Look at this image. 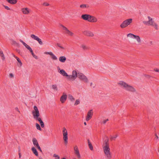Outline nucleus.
<instances>
[{
  "label": "nucleus",
  "instance_id": "26",
  "mask_svg": "<svg viewBox=\"0 0 159 159\" xmlns=\"http://www.w3.org/2000/svg\"><path fill=\"white\" fill-rule=\"evenodd\" d=\"M80 7L81 8H89V6L88 4H81L80 6Z\"/></svg>",
  "mask_w": 159,
  "mask_h": 159
},
{
  "label": "nucleus",
  "instance_id": "7",
  "mask_svg": "<svg viewBox=\"0 0 159 159\" xmlns=\"http://www.w3.org/2000/svg\"><path fill=\"white\" fill-rule=\"evenodd\" d=\"M34 111H32V113L33 116L40 115L39 111L37 107L36 106H34Z\"/></svg>",
  "mask_w": 159,
  "mask_h": 159
},
{
  "label": "nucleus",
  "instance_id": "32",
  "mask_svg": "<svg viewBox=\"0 0 159 159\" xmlns=\"http://www.w3.org/2000/svg\"><path fill=\"white\" fill-rule=\"evenodd\" d=\"M36 127L37 129L39 130H41L42 129L40 127L39 125L37 123H36Z\"/></svg>",
  "mask_w": 159,
  "mask_h": 159
},
{
  "label": "nucleus",
  "instance_id": "9",
  "mask_svg": "<svg viewBox=\"0 0 159 159\" xmlns=\"http://www.w3.org/2000/svg\"><path fill=\"white\" fill-rule=\"evenodd\" d=\"M74 150L75 153V155L77 156L78 158H80V156L79 153V151L78 150V147L77 146H75L74 147Z\"/></svg>",
  "mask_w": 159,
  "mask_h": 159
},
{
  "label": "nucleus",
  "instance_id": "44",
  "mask_svg": "<svg viewBox=\"0 0 159 159\" xmlns=\"http://www.w3.org/2000/svg\"><path fill=\"white\" fill-rule=\"evenodd\" d=\"M43 5L44 6H49L50 4L47 2H44L43 3Z\"/></svg>",
  "mask_w": 159,
  "mask_h": 159
},
{
  "label": "nucleus",
  "instance_id": "14",
  "mask_svg": "<svg viewBox=\"0 0 159 159\" xmlns=\"http://www.w3.org/2000/svg\"><path fill=\"white\" fill-rule=\"evenodd\" d=\"M32 142L34 145L35 146L37 147L38 146H39L37 140L36 138H33L32 139Z\"/></svg>",
  "mask_w": 159,
  "mask_h": 159
},
{
  "label": "nucleus",
  "instance_id": "37",
  "mask_svg": "<svg viewBox=\"0 0 159 159\" xmlns=\"http://www.w3.org/2000/svg\"><path fill=\"white\" fill-rule=\"evenodd\" d=\"M66 33L71 36H73L74 34L73 33L70 32L69 30H67V31L66 32Z\"/></svg>",
  "mask_w": 159,
  "mask_h": 159
},
{
  "label": "nucleus",
  "instance_id": "1",
  "mask_svg": "<svg viewBox=\"0 0 159 159\" xmlns=\"http://www.w3.org/2000/svg\"><path fill=\"white\" fill-rule=\"evenodd\" d=\"M119 84L120 85L122 86L125 88V89L127 91L131 92H134L135 91V89L134 87L124 82L121 81L119 83Z\"/></svg>",
  "mask_w": 159,
  "mask_h": 159
},
{
  "label": "nucleus",
  "instance_id": "23",
  "mask_svg": "<svg viewBox=\"0 0 159 159\" xmlns=\"http://www.w3.org/2000/svg\"><path fill=\"white\" fill-rule=\"evenodd\" d=\"M106 146H109L108 139H106L104 142L103 147Z\"/></svg>",
  "mask_w": 159,
  "mask_h": 159
},
{
  "label": "nucleus",
  "instance_id": "60",
  "mask_svg": "<svg viewBox=\"0 0 159 159\" xmlns=\"http://www.w3.org/2000/svg\"><path fill=\"white\" fill-rule=\"evenodd\" d=\"M19 41L20 42H21V43H22L23 44V43H24L25 42H23L21 39H20L19 40Z\"/></svg>",
  "mask_w": 159,
  "mask_h": 159
},
{
  "label": "nucleus",
  "instance_id": "58",
  "mask_svg": "<svg viewBox=\"0 0 159 159\" xmlns=\"http://www.w3.org/2000/svg\"><path fill=\"white\" fill-rule=\"evenodd\" d=\"M53 156L54 157L56 158V157H57L59 156L58 155H57L56 154H54Z\"/></svg>",
  "mask_w": 159,
  "mask_h": 159
},
{
  "label": "nucleus",
  "instance_id": "61",
  "mask_svg": "<svg viewBox=\"0 0 159 159\" xmlns=\"http://www.w3.org/2000/svg\"><path fill=\"white\" fill-rule=\"evenodd\" d=\"M16 52H18V53H20V50L19 49H16Z\"/></svg>",
  "mask_w": 159,
  "mask_h": 159
},
{
  "label": "nucleus",
  "instance_id": "56",
  "mask_svg": "<svg viewBox=\"0 0 159 159\" xmlns=\"http://www.w3.org/2000/svg\"><path fill=\"white\" fill-rule=\"evenodd\" d=\"M9 76L11 78H12L14 77L12 73L10 74Z\"/></svg>",
  "mask_w": 159,
  "mask_h": 159
},
{
  "label": "nucleus",
  "instance_id": "39",
  "mask_svg": "<svg viewBox=\"0 0 159 159\" xmlns=\"http://www.w3.org/2000/svg\"><path fill=\"white\" fill-rule=\"evenodd\" d=\"M80 103V101L79 99H77L76 100L74 104L75 105H77L79 104Z\"/></svg>",
  "mask_w": 159,
  "mask_h": 159
},
{
  "label": "nucleus",
  "instance_id": "47",
  "mask_svg": "<svg viewBox=\"0 0 159 159\" xmlns=\"http://www.w3.org/2000/svg\"><path fill=\"white\" fill-rule=\"evenodd\" d=\"M3 6L7 10H10V9L9 7L8 6H5L4 5H3Z\"/></svg>",
  "mask_w": 159,
  "mask_h": 159
},
{
  "label": "nucleus",
  "instance_id": "4",
  "mask_svg": "<svg viewBox=\"0 0 159 159\" xmlns=\"http://www.w3.org/2000/svg\"><path fill=\"white\" fill-rule=\"evenodd\" d=\"M78 77L81 80L84 81L85 82L87 83L88 82V78L83 73H78Z\"/></svg>",
  "mask_w": 159,
  "mask_h": 159
},
{
  "label": "nucleus",
  "instance_id": "24",
  "mask_svg": "<svg viewBox=\"0 0 159 159\" xmlns=\"http://www.w3.org/2000/svg\"><path fill=\"white\" fill-rule=\"evenodd\" d=\"M97 21V19L96 17L92 16V18H91V20L89 21V22H95Z\"/></svg>",
  "mask_w": 159,
  "mask_h": 159
},
{
  "label": "nucleus",
  "instance_id": "19",
  "mask_svg": "<svg viewBox=\"0 0 159 159\" xmlns=\"http://www.w3.org/2000/svg\"><path fill=\"white\" fill-rule=\"evenodd\" d=\"M66 60V58L64 56H61L59 58V61L61 62L64 63Z\"/></svg>",
  "mask_w": 159,
  "mask_h": 159
},
{
  "label": "nucleus",
  "instance_id": "5",
  "mask_svg": "<svg viewBox=\"0 0 159 159\" xmlns=\"http://www.w3.org/2000/svg\"><path fill=\"white\" fill-rule=\"evenodd\" d=\"M63 139L65 144L68 143V136L67 131L65 127L63 128Z\"/></svg>",
  "mask_w": 159,
  "mask_h": 159
},
{
  "label": "nucleus",
  "instance_id": "63",
  "mask_svg": "<svg viewBox=\"0 0 159 159\" xmlns=\"http://www.w3.org/2000/svg\"><path fill=\"white\" fill-rule=\"evenodd\" d=\"M19 158H20L21 157V153H19Z\"/></svg>",
  "mask_w": 159,
  "mask_h": 159
},
{
  "label": "nucleus",
  "instance_id": "8",
  "mask_svg": "<svg viewBox=\"0 0 159 159\" xmlns=\"http://www.w3.org/2000/svg\"><path fill=\"white\" fill-rule=\"evenodd\" d=\"M93 114L92 110H91L88 112L86 119L87 121H89L92 118Z\"/></svg>",
  "mask_w": 159,
  "mask_h": 159
},
{
  "label": "nucleus",
  "instance_id": "40",
  "mask_svg": "<svg viewBox=\"0 0 159 159\" xmlns=\"http://www.w3.org/2000/svg\"><path fill=\"white\" fill-rule=\"evenodd\" d=\"M117 137V135H115V136L113 137L112 136L111 137L110 139L111 141H112L113 140H115Z\"/></svg>",
  "mask_w": 159,
  "mask_h": 159
},
{
  "label": "nucleus",
  "instance_id": "53",
  "mask_svg": "<svg viewBox=\"0 0 159 159\" xmlns=\"http://www.w3.org/2000/svg\"><path fill=\"white\" fill-rule=\"evenodd\" d=\"M28 50H29L31 54L33 53V51L31 48H30Z\"/></svg>",
  "mask_w": 159,
  "mask_h": 159
},
{
  "label": "nucleus",
  "instance_id": "41",
  "mask_svg": "<svg viewBox=\"0 0 159 159\" xmlns=\"http://www.w3.org/2000/svg\"><path fill=\"white\" fill-rule=\"evenodd\" d=\"M57 45L58 47H59V48H61V49H65V48L64 47H63L62 46H61L60 45V44L59 43H57Z\"/></svg>",
  "mask_w": 159,
  "mask_h": 159
},
{
  "label": "nucleus",
  "instance_id": "48",
  "mask_svg": "<svg viewBox=\"0 0 159 159\" xmlns=\"http://www.w3.org/2000/svg\"><path fill=\"white\" fill-rule=\"evenodd\" d=\"M148 20L151 21H154L153 20H152V19L149 16H148Z\"/></svg>",
  "mask_w": 159,
  "mask_h": 159
},
{
  "label": "nucleus",
  "instance_id": "3",
  "mask_svg": "<svg viewBox=\"0 0 159 159\" xmlns=\"http://www.w3.org/2000/svg\"><path fill=\"white\" fill-rule=\"evenodd\" d=\"M132 22V19L131 18L127 19L121 23L120 25V27L121 28H124L126 27L127 26L129 25Z\"/></svg>",
  "mask_w": 159,
  "mask_h": 159
},
{
  "label": "nucleus",
  "instance_id": "31",
  "mask_svg": "<svg viewBox=\"0 0 159 159\" xmlns=\"http://www.w3.org/2000/svg\"><path fill=\"white\" fill-rule=\"evenodd\" d=\"M50 55L52 56V58L53 60H57V57L52 52Z\"/></svg>",
  "mask_w": 159,
  "mask_h": 159
},
{
  "label": "nucleus",
  "instance_id": "13",
  "mask_svg": "<svg viewBox=\"0 0 159 159\" xmlns=\"http://www.w3.org/2000/svg\"><path fill=\"white\" fill-rule=\"evenodd\" d=\"M89 14H83L81 16V18L84 20H88V16H89Z\"/></svg>",
  "mask_w": 159,
  "mask_h": 159
},
{
  "label": "nucleus",
  "instance_id": "2",
  "mask_svg": "<svg viewBox=\"0 0 159 159\" xmlns=\"http://www.w3.org/2000/svg\"><path fill=\"white\" fill-rule=\"evenodd\" d=\"M104 152L108 159H111V156L110 152V148L109 146H103Z\"/></svg>",
  "mask_w": 159,
  "mask_h": 159
},
{
  "label": "nucleus",
  "instance_id": "16",
  "mask_svg": "<svg viewBox=\"0 0 159 159\" xmlns=\"http://www.w3.org/2000/svg\"><path fill=\"white\" fill-rule=\"evenodd\" d=\"M39 116L40 115H37L33 116V117L34 119H35L37 121H38L40 123L43 121L41 119L40 117H39Z\"/></svg>",
  "mask_w": 159,
  "mask_h": 159
},
{
  "label": "nucleus",
  "instance_id": "11",
  "mask_svg": "<svg viewBox=\"0 0 159 159\" xmlns=\"http://www.w3.org/2000/svg\"><path fill=\"white\" fill-rule=\"evenodd\" d=\"M84 34L87 36L93 37L94 36L93 34L91 32L89 31H85L83 32Z\"/></svg>",
  "mask_w": 159,
  "mask_h": 159
},
{
  "label": "nucleus",
  "instance_id": "38",
  "mask_svg": "<svg viewBox=\"0 0 159 159\" xmlns=\"http://www.w3.org/2000/svg\"><path fill=\"white\" fill-rule=\"evenodd\" d=\"M23 45L26 48H27L28 50L30 48V47L26 44L25 43H23Z\"/></svg>",
  "mask_w": 159,
  "mask_h": 159
},
{
  "label": "nucleus",
  "instance_id": "33",
  "mask_svg": "<svg viewBox=\"0 0 159 159\" xmlns=\"http://www.w3.org/2000/svg\"><path fill=\"white\" fill-rule=\"evenodd\" d=\"M81 47L84 50H87L89 48L88 47L84 45H82L81 46Z\"/></svg>",
  "mask_w": 159,
  "mask_h": 159
},
{
  "label": "nucleus",
  "instance_id": "34",
  "mask_svg": "<svg viewBox=\"0 0 159 159\" xmlns=\"http://www.w3.org/2000/svg\"><path fill=\"white\" fill-rule=\"evenodd\" d=\"M52 88L53 89L55 90L56 91H57V87L56 84L52 85Z\"/></svg>",
  "mask_w": 159,
  "mask_h": 159
},
{
  "label": "nucleus",
  "instance_id": "22",
  "mask_svg": "<svg viewBox=\"0 0 159 159\" xmlns=\"http://www.w3.org/2000/svg\"><path fill=\"white\" fill-rule=\"evenodd\" d=\"M87 141L89 148L91 150H93V147L90 140L88 139Z\"/></svg>",
  "mask_w": 159,
  "mask_h": 159
},
{
  "label": "nucleus",
  "instance_id": "55",
  "mask_svg": "<svg viewBox=\"0 0 159 159\" xmlns=\"http://www.w3.org/2000/svg\"><path fill=\"white\" fill-rule=\"evenodd\" d=\"M52 52H45L44 53L45 54H49V55H50L51 54Z\"/></svg>",
  "mask_w": 159,
  "mask_h": 159
},
{
  "label": "nucleus",
  "instance_id": "30",
  "mask_svg": "<svg viewBox=\"0 0 159 159\" xmlns=\"http://www.w3.org/2000/svg\"><path fill=\"white\" fill-rule=\"evenodd\" d=\"M68 98L71 101H74L75 100V98H73V96L70 94L68 95Z\"/></svg>",
  "mask_w": 159,
  "mask_h": 159
},
{
  "label": "nucleus",
  "instance_id": "20",
  "mask_svg": "<svg viewBox=\"0 0 159 159\" xmlns=\"http://www.w3.org/2000/svg\"><path fill=\"white\" fill-rule=\"evenodd\" d=\"M6 1L8 2L11 4H15L17 2V0H6Z\"/></svg>",
  "mask_w": 159,
  "mask_h": 159
},
{
  "label": "nucleus",
  "instance_id": "49",
  "mask_svg": "<svg viewBox=\"0 0 159 159\" xmlns=\"http://www.w3.org/2000/svg\"><path fill=\"white\" fill-rule=\"evenodd\" d=\"M37 148H38V149L40 151V152H42V150L40 148V146H38L37 147Z\"/></svg>",
  "mask_w": 159,
  "mask_h": 159
},
{
  "label": "nucleus",
  "instance_id": "12",
  "mask_svg": "<svg viewBox=\"0 0 159 159\" xmlns=\"http://www.w3.org/2000/svg\"><path fill=\"white\" fill-rule=\"evenodd\" d=\"M143 23L145 25H153V23H154V21H151L148 20V21H143Z\"/></svg>",
  "mask_w": 159,
  "mask_h": 159
},
{
  "label": "nucleus",
  "instance_id": "27",
  "mask_svg": "<svg viewBox=\"0 0 159 159\" xmlns=\"http://www.w3.org/2000/svg\"><path fill=\"white\" fill-rule=\"evenodd\" d=\"M78 73L75 70H73L72 72V75L76 78L78 77Z\"/></svg>",
  "mask_w": 159,
  "mask_h": 159
},
{
  "label": "nucleus",
  "instance_id": "35",
  "mask_svg": "<svg viewBox=\"0 0 159 159\" xmlns=\"http://www.w3.org/2000/svg\"><path fill=\"white\" fill-rule=\"evenodd\" d=\"M152 26H153L156 30H158V29L157 25V24L156 23H155L154 22V23H153V25H152Z\"/></svg>",
  "mask_w": 159,
  "mask_h": 159
},
{
  "label": "nucleus",
  "instance_id": "62",
  "mask_svg": "<svg viewBox=\"0 0 159 159\" xmlns=\"http://www.w3.org/2000/svg\"><path fill=\"white\" fill-rule=\"evenodd\" d=\"M34 58L36 59H38V57L36 55L35 56Z\"/></svg>",
  "mask_w": 159,
  "mask_h": 159
},
{
  "label": "nucleus",
  "instance_id": "57",
  "mask_svg": "<svg viewBox=\"0 0 159 159\" xmlns=\"http://www.w3.org/2000/svg\"><path fill=\"white\" fill-rule=\"evenodd\" d=\"M15 109L17 111H18L19 113H20V111L19 110L18 108L17 107H16Z\"/></svg>",
  "mask_w": 159,
  "mask_h": 159
},
{
  "label": "nucleus",
  "instance_id": "50",
  "mask_svg": "<svg viewBox=\"0 0 159 159\" xmlns=\"http://www.w3.org/2000/svg\"><path fill=\"white\" fill-rule=\"evenodd\" d=\"M108 119H107L106 120H104L103 122H102V123L103 124H105L106 122L108 121Z\"/></svg>",
  "mask_w": 159,
  "mask_h": 159
},
{
  "label": "nucleus",
  "instance_id": "52",
  "mask_svg": "<svg viewBox=\"0 0 159 159\" xmlns=\"http://www.w3.org/2000/svg\"><path fill=\"white\" fill-rule=\"evenodd\" d=\"M154 70L155 72L159 73V69L157 68H155Z\"/></svg>",
  "mask_w": 159,
  "mask_h": 159
},
{
  "label": "nucleus",
  "instance_id": "54",
  "mask_svg": "<svg viewBox=\"0 0 159 159\" xmlns=\"http://www.w3.org/2000/svg\"><path fill=\"white\" fill-rule=\"evenodd\" d=\"M28 50H29L31 54L33 53V51L31 48H30Z\"/></svg>",
  "mask_w": 159,
  "mask_h": 159
},
{
  "label": "nucleus",
  "instance_id": "45",
  "mask_svg": "<svg viewBox=\"0 0 159 159\" xmlns=\"http://www.w3.org/2000/svg\"><path fill=\"white\" fill-rule=\"evenodd\" d=\"M143 75L146 78H147L148 79L150 78V77H151V76L150 75H148L144 74Z\"/></svg>",
  "mask_w": 159,
  "mask_h": 159
},
{
  "label": "nucleus",
  "instance_id": "46",
  "mask_svg": "<svg viewBox=\"0 0 159 159\" xmlns=\"http://www.w3.org/2000/svg\"><path fill=\"white\" fill-rule=\"evenodd\" d=\"M13 43L14 44H16L17 46H19V44L17 43L16 41H13Z\"/></svg>",
  "mask_w": 159,
  "mask_h": 159
},
{
  "label": "nucleus",
  "instance_id": "36",
  "mask_svg": "<svg viewBox=\"0 0 159 159\" xmlns=\"http://www.w3.org/2000/svg\"><path fill=\"white\" fill-rule=\"evenodd\" d=\"M36 41H38V43L40 45H42L43 44V43L41 39H40L39 38Z\"/></svg>",
  "mask_w": 159,
  "mask_h": 159
},
{
  "label": "nucleus",
  "instance_id": "59",
  "mask_svg": "<svg viewBox=\"0 0 159 159\" xmlns=\"http://www.w3.org/2000/svg\"><path fill=\"white\" fill-rule=\"evenodd\" d=\"M155 136H156V139H158L159 138H158V136L156 134H155Z\"/></svg>",
  "mask_w": 159,
  "mask_h": 159
},
{
  "label": "nucleus",
  "instance_id": "25",
  "mask_svg": "<svg viewBox=\"0 0 159 159\" xmlns=\"http://www.w3.org/2000/svg\"><path fill=\"white\" fill-rule=\"evenodd\" d=\"M14 57L16 59L17 61L19 63L20 66H21L22 65V63L20 60V59L17 57L15 55L14 56Z\"/></svg>",
  "mask_w": 159,
  "mask_h": 159
},
{
  "label": "nucleus",
  "instance_id": "15",
  "mask_svg": "<svg viewBox=\"0 0 159 159\" xmlns=\"http://www.w3.org/2000/svg\"><path fill=\"white\" fill-rule=\"evenodd\" d=\"M59 72L63 76L67 77L68 76L67 74L65 72L64 70H60Z\"/></svg>",
  "mask_w": 159,
  "mask_h": 159
},
{
  "label": "nucleus",
  "instance_id": "17",
  "mask_svg": "<svg viewBox=\"0 0 159 159\" xmlns=\"http://www.w3.org/2000/svg\"><path fill=\"white\" fill-rule=\"evenodd\" d=\"M22 11L24 14H27L29 13V10L27 8H22Z\"/></svg>",
  "mask_w": 159,
  "mask_h": 159
},
{
  "label": "nucleus",
  "instance_id": "18",
  "mask_svg": "<svg viewBox=\"0 0 159 159\" xmlns=\"http://www.w3.org/2000/svg\"><path fill=\"white\" fill-rule=\"evenodd\" d=\"M67 79L69 80H74L76 78L72 75H68V76H67Z\"/></svg>",
  "mask_w": 159,
  "mask_h": 159
},
{
  "label": "nucleus",
  "instance_id": "51",
  "mask_svg": "<svg viewBox=\"0 0 159 159\" xmlns=\"http://www.w3.org/2000/svg\"><path fill=\"white\" fill-rule=\"evenodd\" d=\"M62 27L63 28V29L66 30V32L67 31V30H68V29L64 26H62Z\"/></svg>",
  "mask_w": 159,
  "mask_h": 159
},
{
  "label": "nucleus",
  "instance_id": "10",
  "mask_svg": "<svg viewBox=\"0 0 159 159\" xmlns=\"http://www.w3.org/2000/svg\"><path fill=\"white\" fill-rule=\"evenodd\" d=\"M67 98V95L64 93H63L61 97L60 100L62 103H63L66 100Z\"/></svg>",
  "mask_w": 159,
  "mask_h": 159
},
{
  "label": "nucleus",
  "instance_id": "21",
  "mask_svg": "<svg viewBox=\"0 0 159 159\" xmlns=\"http://www.w3.org/2000/svg\"><path fill=\"white\" fill-rule=\"evenodd\" d=\"M31 150L33 152L36 156H38V152L36 149L34 147H33L31 148Z\"/></svg>",
  "mask_w": 159,
  "mask_h": 159
},
{
  "label": "nucleus",
  "instance_id": "42",
  "mask_svg": "<svg viewBox=\"0 0 159 159\" xmlns=\"http://www.w3.org/2000/svg\"><path fill=\"white\" fill-rule=\"evenodd\" d=\"M39 123L41 127L42 128H43L44 127V125L43 121H41V122Z\"/></svg>",
  "mask_w": 159,
  "mask_h": 159
},
{
  "label": "nucleus",
  "instance_id": "64",
  "mask_svg": "<svg viewBox=\"0 0 159 159\" xmlns=\"http://www.w3.org/2000/svg\"><path fill=\"white\" fill-rule=\"evenodd\" d=\"M60 157L59 156L58 157H56V158L55 159H59Z\"/></svg>",
  "mask_w": 159,
  "mask_h": 159
},
{
  "label": "nucleus",
  "instance_id": "43",
  "mask_svg": "<svg viewBox=\"0 0 159 159\" xmlns=\"http://www.w3.org/2000/svg\"><path fill=\"white\" fill-rule=\"evenodd\" d=\"M89 16H88L89 17H88V20H87L89 22V21L90 20H91V18H92V16L90 15H89Z\"/></svg>",
  "mask_w": 159,
  "mask_h": 159
},
{
  "label": "nucleus",
  "instance_id": "29",
  "mask_svg": "<svg viewBox=\"0 0 159 159\" xmlns=\"http://www.w3.org/2000/svg\"><path fill=\"white\" fill-rule=\"evenodd\" d=\"M0 55L2 57V59L4 60L5 59V57L3 53V52L0 49Z\"/></svg>",
  "mask_w": 159,
  "mask_h": 159
},
{
  "label": "nucleus",
  "instance_id": "6",
  "mask_svg": "<svg viewBox=\"0 0 159 159\" xmlns=\"http://www.w3.org/2000/svg\"><path fill=\"white\" fill-rule=\"evenodd\" d=\"M127 36L136 39L137 42L139 43L141 42V39L139 36L136 35L132 34L129 33L127 34Z\"/></svg>",
  "mask_w": 159,
  "mask_h": 159
},
{
  "label": "nucleus",
  "instance_id": "28",
  "mask_svg": "<svg viewBox=\"0 0 159 159\" xmlns=\"http://www.w3.org/2000/svg\"><path fill=\"white\" fill-rule=\"evenodd\" d=\"M31 37L34 39L37 40L39 37L34 34H32L30 36Z\"/></svg>",
  "mask_w": 159,
  "mask_h": 159
}]
</instances>
